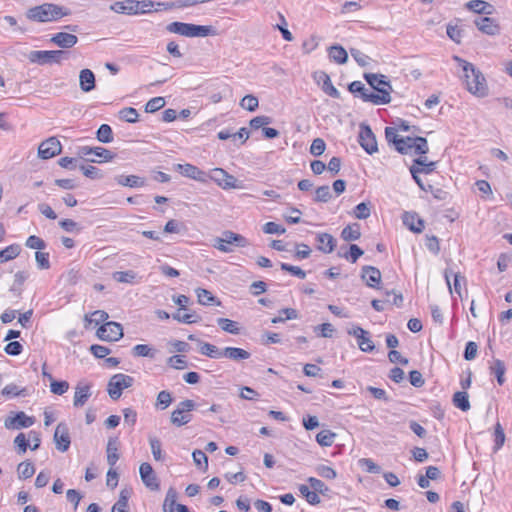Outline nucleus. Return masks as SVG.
I'll return each mask as SVG.
<instances>
[{"label": "nucleus", "instance_id": "1", "mask_svg": "<svg viewBox=\"0 0 512 512\" xmlns=\"http://www.w3.org/2000/svg\"><path fill=\"white\" fill-rule=\"evenodd\" d=\"M454 60L459 63L462 67L463 78L466 89L477 97H485L488 95V87L486 79L482 72L475 68V66L461 59L458 56H454Z\"/></svg>", "mask_w": 512, "mask_h": 512}, {"label": "nucleus", "instance_id": "2", "mask_svg": "<svg viewBox=\"0 0 512 512\" xmlns=\"http://www.w3.org/2000/svg\"><path fill=\"white\" fill-rule=\"evenodd\" d=\"M70 15V11L62 6L53 3H44L27 10L26 17L35 22L56 21L64 16Z\"/></svg>", "mask_w": 512, "mask_h": 512}, {"label": "nucleus", "instance_id": "3", "mask_svg": "<svg viewBox=\"0 0 512 512\" xmlns=\"http://www.w3.org/2000/svg\"><path fill=\"white\" fill-rule=\"evenodd\" d=\"M166 30L170 33L179 34L185 37H206L215 34L212 26H203L183 22H172L166 26Z\"/></svg>", "mask_w": 512, "mask_h": 512}, {"label": "nucleus", "instance_id": "4", "mask_svg": "<svg viewBox=\"0 0 512 512\" xmlns=\"http://www.w3.org/2000/svg\"><path fill=\"white\" fill-rule=\"evenodd\" d=\"M247 244L248 242L244 236L233 231L226 230L222 233L221 237H217L215 239L214 247L221 252L231 253L233 252L232 246L245 247Z\"/></svg>", "mask_w": 512, "mask_h": 512}, {"label": "nucleus", "instance_id": "5", "mask_svg": "<svg viewBox=\"0 0 512 512\" xmlns=\"http://www.w3.org/2000/svg\"><path fill=\"white\" fill-rule=\"evenodd\" d=\"M195 407L196 403L193 400L186 399L181 401L171 413V423L176 427L188 424L192 420L191 412Z\"/></svg>", "mask_w": 512, "mask_h": 512}, {"label": "nucleus", "instance_id": "6", "mask_svg": "<svg viewBox=\"0 0 512 512\" xmlns=\"http://www.w3.org/2000/svg\"><path fill=\"white\" fill-rule=\"evenodd\" d=\"M133 377L118 373L113 375L107 385V391L111 399L117 400L121 397L122 391L133 385Z\"/></svg>", "mask_w": 512, "mask_h": 512}, {"label": "nucleus", "instance_id": "7", "mask_svg": "<svg viewBox=\"0 0 512 512\" xmlns=\"http://www.w3.org/2000/svg\"><path fill=\"white\" fill-rule=\"evenodd\" d=\"M208 181H214L222 189H240L242 184L231 174L222 168H214L209 171Z\"/></svg>", "mask_w": 512, "mask_h": 512}, {"label": "nucleus", "instance_id": "8", "mask_svg": "<svg viewBox=\"0 0 512 512\" xmlns=\"http://www.w3.org/2000/svg\"><path fill=\"white\" fill-rule=\"evenodd\" d=\"M96 334L103 341L114 342L123 337V328L117 322H107L98 328Z\"/></svg>", "mask_w": 512, "mask_h": 512}, {"label": "nucleus", "instance_id": "9", "mask_svg": "<svg viewBox=\"0 0 512 512\" xmlns=\"http://www.w3.org/2000/svg\"><path fill=\"white\" fill-rule=\"evenodd\" d=\"M174 170L181 175L201 183L208 182V174L192 164H175Z\"/></svg>", "mask_w": 512, "mask_h": 512}, {"label": "nucleus", "instance_id": "10", "mask_svg": "<svg viewBox=\"0 0 512 512\" xmlns=\"http://www.w3.org/2000/svg\"><path fill=\"white\" fill-rule=\"evenodd\" d=\"M359 143L361 147L370 155L377 152L378 150L375 135L368 125L360 126Z\"/></svg>", "mask_w": 512, "mask_h": 512}, {"label": "nucleus", "instance_id": "11", "mask_svg": "<svg viewBox=\"0 0 512 512\" xmlns=\"http://www.w3.org/2000/svg\"><path fill=\"white\" fill-rule=\"evenodd\" d=\"M406 150L402 154L426 155L429 151L428 142L424 137H406Z\"/></svg>", "mask_w": 512, "mask_h": 512}, {"label": "nucleus", "instance_id": "12", "mask_svg": "<svg viewBox=\"0 0 512 512\" xmlns=\"http://www.w3.org/2000/svg\"><path fill=\"white\" fill-rule=\"evenodd\" d=\"M62 146L56 137H50L38 147V155L42 159H50L61 153Z\"/></svg>", "mask_w": 512, "mask_h": 512}, {"label": "nucleus", "instance_id": "13", "mask_svg": "<svg viewBox=\"0 0 512 512\" xmlns=\"http://www.w3.org/2000/svg\"><path fill=\"white\" fill-rule=\"evenodd\" d=\"M64 55L62 50L55 51H31L28 55V59L32 63L45 64L50 62H59L61 57Z\"/></svg>", "mask_w": 512, "mask_h": 512}, {"label": "nucleus", "instance_id": "14", "mask_svg": "<svg viewBox=\"0 0 512 512\" xmlns=\"http://www.w3.org/2000/svg\"><path fill=\"white\" fill-rule=\"evenodd\" d=\"M53 440L57 450H59L60 452H66L69 449L71 439L67 424L61 422L57 425L54 432Z\"/></svg>", "mask_w": 512, "mask_h": 512}, {"label": "nucleus", "instance_id": "15", "mask_svg": "<svg viewBox=\"0 0 512 512\" xmlns=\"http://www.w3.org/2000/svg\"><path fill=\"white\" fill-rule=\"evenodd\" d=\"M139 473L143 484L152 491H157L160 488L159 480L152 468V466L144 462L139 467Z\"/></svg>", "mask_w": 512, "mask_h": 512}, {"label": "nucleus", "instance_id": "16", "mask_svg": "<svg viewBox=\"0 0 512 512\" xmlns=\"http://www.w3.org/2000/svg\"><path fill=\"white\" fill-rule=\"evenodd\" d=\"M348 334L354 336L357 339L358 346L363 352H372L375 349V345L369 337V332L359 326H354L348 330Z\"/></svg>", "mask_w": 512, "mask_h": 512}, {"label": "nucleus", "instance_id": "17", "mask_svg": "<svg viewBox=\"0 0 512 512\" xmlns=\"http://www.w3.org/2000/svg\"><path fill=\"white\" fill-rule=\"evenodd\" d=\"M34 418L27 416L24 412H17L13 416H9L4 421L7 429L28 428L34 424Z\"/></svg>", "mask_w": 512, "mask_h": 512}, {"label": "nucleus", "instance_id": "18", "mask_svg": "<svg viewBox=\"0 0 512 512\" xmlns=\"http://www.w3.org/2000/svg\"><path fill=\"white\" fill-rule=\"evenodd\" d=\"M365 80L368 82V84L376 90L378 93L381 91H387L389 95L392 92V86L391 84L386 81V77L384 75H377L373 73H366L364 75Z\"/></svg>", "mask_w": 512, "mask_h": 512}, {"label": "nucleus", "instance_id": "19", "mask_svg": "<svg viewBox=\"0 0 512 512\" xmlns=\"http://www.w3.org/2000/svg\"><path fill=\"white\" fill-rule=\"evenodd\" d=\"M362 280L371 288H379L381 282V272L374 266L362 267Z\"/></svg>", "mask_w": 512, "mask_h": 512}, {"label": "nucleus", "instance_id": "20", "mask_svg": "<svg viewBox=\"0 0 512 512\" xmlns=\"http://www.w3.org/2000/svg\"><path fill=\"white\" fill-rule=\"evenodd\" d=\"M110 10L119 14H139L137 0L117 1L110 6Z\"/></svg>", "mask_w": 512, "mask_h": 512}, {"label": "nucleus", "instance_id": "21", "mask_svg": "<svg viewBox=\"0 0 512 512\" xmlns=\"http://www.w3.org/2000/svg\"><path fill=\"white\" fill-rule=\"evenodd\" d=\"M361 99L364 102H371L374 105L388 104L391 102V95L387 91H381L380 93L370 92L367 88L362 93Z\"/></svg>", "mask_w": 512, "mask_h": 512}, {"label": "nucleus", "instance_id": "22", "mask_svg": "<svg viewBox=\"0 0 512 512\" xmlns=\"http://www.w3.org/2000/svg\"><path fill=\"white\" fill-rule=\"evenodd\" d=\"M317 249L325 254L334 251L336 246L335 238L329 233H319L316 236Z\"/></svg>", "mask_w": 512, "mask_h": 512}, {"label": "nucleus", "instance_id": "23", "mask_svg": "<svg viewBox=\"0 0 512 512\" xmlns=\"http://www.w3.org/2000/svg\"><path fill=\"white\" fill-rule=\"evenodd\" d=\"M315 79L319 84L322 83V90L324 93L336 99L340 98V92L334 87L327 73H316Z\"/></svg>", "mask_w": 512, "mask_h": 512}, {"label": "nucleus", "instance_id": "24", "mask_svg": "<svg viewBox=\"0 0 512 512\" xmlns=\"http://www.w3.org/2000/svg\"><path fill=\"white\" fill-rule=\"evenodd\" d=\"M51 42L61 48H71L78 42V37L71 33L59 32L51 37Z\"/></svg>", "mask_w": 512, "mask_h": 512}, {"label": "nucleus", "instance_id": "25", "mask_svg": "<svg viewBox=\"0 0 512 512\" xmlns=\"http://www.w3.org/2000/svg\"><path fill=\"white\" fill-rule=\"evenodd\" d=\"M475 25L477 26V28L487 34V35H496L499 33V25L496 24L495 20L492 19V18H489V17H483V18H478L476 19L475 21Z\"/></svg>", "mask_w": 512, "mask_h": 512}, {"label": "nucleus", "instance_id": "26", "mask_svg": "<svg viewBox=\"0 0 512 512\" xmlns=\"http://www.w3.org/2000/svg\"><path fill=\"white\" fill-rule=\"evenodd\" d=\"M385 137L388 143H392L395 146V149L399 153H403V150L405 151L406 148H404V145L406 143V137H400L397 134V129L394 127H386L385 129Z\"/></svg>", "mask_w": 512, "mask_h": 512}, {"label": "nucleus", "instance_id": "27", "mask_svg": "<svg viewBox=\"0 0 512 512\" xmlns=\"http://www.w3.org/2000/svg\"><path fill=\"white\" fill-rule=\"evenodd\" d=\"M90 388L91 386L89 384L79 383L76 386L73 400L75 407H81L87 402L88 398L91 396Z\"/></svg>", "mask_w": 512, "mask_h": 512}, {"label": "nucleus", "instance_id": "28", "mask_svg": "<svg viewBox=\"0 0 512 512\" xmlns=\"http://www.w3.org/2000/svg\"><path fill=\"white\" fill-rule=\"evenodd\" d=\"M250 357V353L242 348L225 347L222 349V358H227L235 362L246 360Z\"/></svg>", "mask_w": 512, "mask_h": 512}, {"label": "nucleus", "instance_id": "29", "mask_svg": "<svg viewBox=\"0 0 512 512\" xmlns=\"http://www.w3.org/2000/svg\"><path fill=\"white\" fill-rule=\"evenodd\" d=\"M79 85L83 92H90L95 88V75L90 69H83L79 74Z\"/></svg>", "mask_w": 512, "mask_h": 512}, {"label": "nucleus", "instance_id": "30", "mask_svg": "<svg viewBox=\"0 0 512 512\" xmlns=\"http://www.w3.org/2000/svg\"><path fill=\"white\" fill-rule=\"evenodd\" d=\"M403 223L415 233L422 232L424 228V221L420 219L416 213L405 212L403 215Z\"/></svg>", "mask_w": 512, "mask_h": 512}, {"label": "nucleus", "instance_id": "31", "mask_svg": "<svg viewBox=\"0 0 512 512\" xmlns=\"http://www.w3.org/2000/svg\"><path fill=\"white\" fill-rule=\"evenodd\" d=\"M118 445H119V440L117 437H110L108 439L107 448H106L107 462L111 467L115 466V464L117 463V461L119 460V457H120L119 453H118Z\"/></svg>", "mask_w": 512, "mask_h": 512}, {"label": "nucleus", "instance_id": "32", "mask_svg": "<svg viewBox=\"0 0 512 512\" xmlns=\"http://www.w3.org/2000/svg\"><path fill=\"white\" fill-rule=\"evenodd\" d=\"M331 61L337 64H345L348 60V53L341 45H333L328 49Z\"/></svg>", "mask_w": 512, "mask_h": 512}, {"label": "nucleus", "instance_id": "33", "mask_svg": "<svg viewBox=\"0 0 512 512\" xmlns=\"http://www.w3.org/2000/svg\"><path fill=\"white\" fill-rule=\"evenodd\" d=\"M199 352L212 359L222 358V349L208 342L199 341Z\"/></svg>", "mask_w": 512, "mask_h": 512}, {"label": "nucleus", "instance_id": "34", "mask_svg": "<svg viewBox=\"0 0 512 512\" xmlns=\"http://www.w3.org/2000/svg\"><path fill=\"white\" fill-rule=\"evenodd\" d=\"M21 246L19 244H11L0 251V264L11 261L19 256Z\"/></svg>", "mask_w": 512, "mask_h": 512}, {"label": "nucleus", "instance_id": "35", "mask_svg": "<svg viewBox=\"0 0 512 512\" xmlns=\"http://www.w3.org/2000/svg\"><path fill=\"white\" fill-rule=\"evenodd\" d=\"M466 8L478 14H491L492 6L483 0H471L466 3Z\"/></svg>", "mask_w": 512, "mask_h": 512}, {"label": "nucleus", "instance_id": "36", "mask_svg": "<svg viewBox=\"0 0 512 512\" xmlns=\"http://www.w3.org/2000/svg\"><path fill=\"white\" fill-rule=\"evenodd\" d=\"M444 276L447 282V285L449 287V290L452 291L451 283H450V277H454L453 286L455 292L461 296V281H464L465 278L460 273H455L451 269H446L444 272Z\"/></svg>", "mask_w": 512, "mask_h": 512}, {"label": "nucleus", "instance_id": "37", "mask_svg": "<svg viewBox=\"0 0 512 512\" xmlns=\"http://www.w3.org/2000/svg\"><path fill=\"white\" fill-rule=\"evenodd\" d=\"M117 183L122 186L128 187H143L145 185V180L136 175H121L117 178Z\"/></svg>", "mask_w": 512, "mask_h": 512}, {"label": "nucleus", "instance_id": "38", "mask_svg": "<svg viewBox=\"0 0 512 512\" xmlns=\"http://www.w3.org/2000/svg\"><path fill=\"white\" fill-rule=\"evenodd\" d=\"M453 404L462 411L470 409L469 395L465 391H458L453 395Z\"/></svg>", "mask_w": 512, "mask_h": 512}, {"label": "nucleus", "instance_id": "39", "mask_svg": "<svg viewBox=\"0 0 512 512\" xmlns=\"http://www.w3.org/2000/svg\"><path fill=\"white\" fill-rule=\"evenodd\" d=\"M360 236L361 232L358 224L348 225L341 232V237L345 241H355L358 240Z\"/></svg>", "mask_w": 512, "mask_h": 512}, {"label": "nucleus", "instance_id": "40", "mask_svg": "<svg viewBox=\"0 0 512 512\" xmlns=\"http://www.w3.org/2000/svg\"><path fill=\"white\" fill-rule=\"evenodd\" d=\"M198 302L202 305L216 304L220 305L221 302L217 300L210 291L202 288L196 290Z\"/></svg>", "mask_w": 512, "mask_h": 512}, {"label": "nucleus", "instance_id": "41", "mask_svg": "<svg viewBox=\"0 0 512 512\" xmlns=\"http://www.w3.org/2000/svg\"><path fill=\"white\" fill-rule=\"evenodd\" d=\"M217 324L220 326V328L228 333L237 335L240 333V328L238 326V323L230 320L228 318H218Z\"/></svg>", "mask_w": 512, "mask_h": 512}, {"label": "nucleus", "instance_id": "42", "mask_svg": "<svg viewBox=\"0 0 512 512\" xmlns=\"http://www.w3.org/2000/svg\"><path fill=\"white\" fill-rule=\"evenodd\" d=\"M96 138L101 143H110L113 141V131L108 124H102L97 132Z\"/></svg>", "mask_w": 512, "mask_h": 512}, {"label": "nucleus", "instance_id": "43", "mask_svg": "<svg viewBox=\"0 0 512 512\" xmlns=\"http://www.w3.org/2000/svg\"><path fill=\"white\" fill-rule=\"evenodd\" d=\"M336 438V434L330 430H322L316 435V441L320 446L329 447L331 446Z\"/></svg>", "mask_w": 512, "mask_h": 512}, {"label": "nucleus", "instance_id": "44", "mask_svg": "<svg viewBox=\"0 0 512 512\" xmlns=\"http://www.w3.org/2000/svg\"><path fill=\"white\" fill-rule=\"evenodd\" d=\"M132 355L134 357H155V349L146 344H138L132 348Z\"/></svg>", "mask_w": 512, "mask_h": 512}, {"label": "nucleus", "instance_id": "45", "mask_svg": "<svg viewBox=\"0 0 512 512\" xmlns=\"http://www.w3.org/2000/svg\"><path fill=\"white\" fill-rule=\"evenodd\" d=\"M19 479H28L35 473L34 465L29 461L21 462L17 467Z\"/></svg>", "mask_w": 512, "mask_h": 512}, {"label": "nucleus", "instance_id": "46", "mask_svg": "<svg viewBox=\"0 0 512 512\" xmlns=\"http://www.w3.org/2000/svg\"><path fill=\"white\" fill-rule=\"evenodd\" d=\"M137 274L133 270L117 271L113 274L114 280L120 283H134Z\"/></svg>", "mask_w": 512, "mask_h": 512}, {"label": "nucleus", "instance_id": "47", "mask_svg": "<svg viewBox=\"0 0 512 512\" xmlns=\"http://www.w3.org/2000/svg\"><path fill=\"white\" fill-rule=\"evenodd\" d=\"M239 105L241 108H243L247 111L253 112L258 108L259 101L256 96L249 94V95L244 96L241 99Z\"/></svg>", "mask_w": 512, "mask_h": 512}, {"label": "nucleus", "instance_id": "48", "mask_svg": "<svg viewBox=\"0 0 512 512\" xmlns=\"http://www.w3.org/2000/svg\"><path fill=\"white\" fill-rule=\"evenodd\" d=\"M119 118L128 123H136L139 118V114L135 108L126 107L119 111Z\"/></svg>", "mask_w": 512, "mask_h": 512}, {"label": "nucleus", "instance_id": "49", "mask_svg": "<svg viewBox=\"0 0 512 512\" xmlns=\"http://www.w3.org/2000/svg\"><path fill=\"white\" fill-rule=\"evenodd\" d=\"M299 491L309 504L316 505L320 503L321 500L319 495L314 490L311 491L310 487L306 485H300Z\"/></svg>", "mask_w": 512, "mask_h": 512}, {"label": "nucleus", "instance_id": "50", "mask_svg": "<svg viewBox=\"0 0 512 512\" xmlns=\"http://www.w3.org/2000/svg\"><path fill=\"white\" fill-rule=\"evenodd\" d=\"M492 373L495 374L497 378V382L499 385H502L505 382L504 374H505V364L503 361L496 359L494 361L493 366H491Z\"/></svg>", "mask_w": 512, "mask_h": 512}, {"label": "nucleus", "instance_id": "51", "mask_svg": "<svg viewBox=\"0 0 512 512\" xmlns=\"http://www.w3.org/2000/svg\"><path fill=\"white\" fill-rule=\"evenodd\" d=\"M278 17H279V20H280V24H277L276 25V28L281 32L282 34V37L286 40V41H292L293 40V35L292 33L287 29V26H288V23L284 17V15L281 13V12H278Z\"/></svg>", "mask_w": 512, "mask_h": 512}, {"label": "nucleus", "instance_id": "52", "mask_svg": "<svg viewBox=\"0 0 512 512\" xmlns=\"http://www.w3.org/2000/svg\"><path fill=\"white\" fill-rule=\"evenodd\" d=\"M171 403H172V396H171L170 392L163 390L158 393L157 400H156L157 407H159L161 410H164L167 407H169V405Z\"/></svg>", "mask_w": 512, "mask_h": 512}, {"label": "nucleus", "instance_id": "53", "mask_svg": "<svg viewBox=\"0 0 512 512\" xmlns=\"http://www.w3.org/2000/svg\"><path fill=\"white\" fill-rule=\"evenodd\" d=\"M308 483L310 485V487L319 495V494H322V495H327V493L329 492V488L325 485V483L323 481H321L320 479H317V478H314V477H310L308 478Z\"/></svg>", "mask_w": 512, "mask_h": 512}, {"label": "nucleus", "instance_id": "54", "mask_svg": "<svg viewBox=\"0 0 512 512\" xmlns=\"http://www.w3.org/2000/svg\"><path fill=\"white\" fill-rule=\"evenodd\" d=\"M494 436H495L494 450L498 451L499 449L502 448V446L505 443L504 429L502 428V426L499 422H497L495 425Z\"/></svg>", "mask_w": 512, "mask_h": 512}, {"label": "nucleus", "instance_id": "55", "mask_svg": "<svg viewBox=\"0 0 512 512\" xmlns=\"http://www.w3.org/2000/svg\"><path fill=\"white\" fill-rule=\"evenodd\" d=\"M165 105V99L163 97H154L150 99L145 105V111L153 113L161 109Z\"/></svg>", "mask_w": 512, "mask_h": 512}, {"label": "nucleus", "instance_id": "56", "mask_svg": "<svg viewBox=\"0 0 512 512\" xmlns=\"http://www.w3.org/2000/svg\"><path fill=\"white\" fill-rule=\"evenodd\" d=\"M330 198H331V193H330V188L328 185H323L316 189L315 198H314V200L316 202L326 203L330 200Z\"/></svg>", "mask_w": 512, "mask_h": 512}, {"label": "nucleus", "instance_id": "57", "mask_svg": "<svg viewBox=\"0 0 512 512\" xmlns=\"http://www.w3.org/2000/svg\"><path fill=\"white\" fill-rule=\"evenodd\" d=\"M149 444H150L151 452L153 454L154 459L156 461L163 460L160 440L156 437H150Z\"/></svg>", "mask_w": 512, "mask_h": 512}, {"label": "nucleus", "instance_id": "58", "mask_svg": "<svg viewBox=\"0 0 512 512\" xmlns=\"http://www.w3.org/2000/svg\"><path fill=\"white\" fill-rule=\"evenodd\" d=\"M364 254V251L356 244H351L349 247V252L343 255L347 260H350L352 263H355L359 257Z\"/></svg>", "mask_w": 512, "mask_h": 512}, {"label": "nucleus", "instance_id": "59", "mask_svg": "<svg viewBox=\"0 0 512 512\" xmlns=\"http://www.w3.org/2000/svg\"><path fill=\"white\" fill-rule=\"evenodd\" d=\"M354 213H355V217L357 219H361V220L367 219L371 214L369 203H365V202L359 203L355 207Z\"/></svg>", "mask_w": 512, "mask_h": 512}, {"label": "nucleus", "instance_id": "60", "mask_svg": "<svg viewBox=\"0 0 512 512\" xmlns=\"http://www.w3.org/2000/svg\"><path fill=\"white\" fill-rule=\"evenodd\" d=\"M168 365L174 369H184L187 367V361L185 360L184 356L182 355H173L168 358L167 361Z\"/></svg>", "mask_w": 512, "mask_h": 512}, {"label": "nucleus", "instance_id": "61", "mask_svg": "<svg viewBox=\"0 0 512 512\" xmlns=\"http://www.w3.org/2000/svg\"><path fill=\"white\" fill-rule=\"evenodd\" d=\"M51 392L56 395H63L69 389V383L67 381H56L53 380L50 383Z\"/></svg>", "mask_w": 512, "mask_h": 512}, {"label": "nucleus", "instance_id": "62", "mask_svg": "<svg viewBox=\"0 0 512 512\" xmlns=\"http://www.w3.org/2000/svg\"><path fill=\"white\" fill-rule=\"evenodd\" d=\"M326 149L325 141L321 138H316L312 141L310 146V153L314 156H320Z\"/></svg>", "mask_w": 512, "mask_h": 512}, {"label": "nucleus", "instance_id": "63", "mask_svg": "<svg viewBox=\"0 0 512 512\" xmlns=\"http://www.w3.org/2000/svg\"><path fill=\"white\" fill-rule=\"evenodd\" d=\"M316 472L319 476L325 479H335L337 477L336 471L327 465H318L316 467Z\"/></svg>", "mask_w": 512, "mask_h": 512}, {"label": "nucleus", "instance_id": "64", "mask_svg": "<svg viewBox=\"0 0 512 512\" xmlns=\"http://www.w3.org/2000/svg\"><path fill=\"white\" fill-rule=\"evenodd\" d=\"M59 226L66 232H80L81 228L77 222L72 219H63L59 222Z\"/></svg>", "mask_w": 512, "mask_h": 512}]
</instances>
